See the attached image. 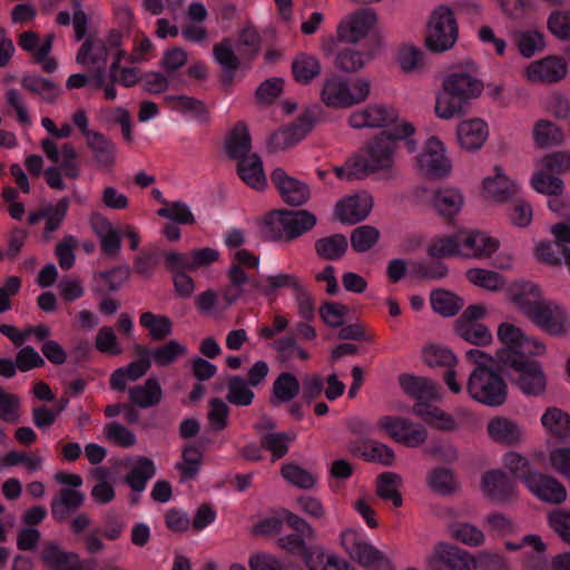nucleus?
I'll return each mask as SVG.
<instances>
[{"mask_svg": "<svg viewBox=\"0 0 570 570\" xmlns=\"http://www.w3.org/2000/svg\"><path fill=\"white\" fill-rule=\"evenodd\" d=\"M458 140L466 150H478L482 147L489 136V128L485 121L480 118L464 120L456 129Z\"/></svg>", "mask_w": 570, "mask_h": 570, "instance_id": "obj_22", "label": "nucleus"}, {"mask_svg": "<svg viewBox=\"0 0 570 570\" xmlns=\"http://www.w3.org/2000/svg\"><path fill=\"white\" fill-rule=\"evenodd\" d=\"M87 145L92 150L100 168H110L115 161V147L102 134L95 132L87 138Z\"/></svg>", "mask_w": 570, "mask_h": 570, "instance_id": "obj_36", "label": "nucleus"}, {"mask_svg": "<svg viewBox=\"0 0 570 570\" xmlns=\"http://www.w3.org/2000/svg\"><path fill=\"white\" fill-rule=\"evenodd\" d=\"M498 371L485 364H479L470 374L466 382L469 395L488 406H500L507 401L508 386Z\"/></svg>", "mask_w": 570, "mask_h": 570, "instance_id": "obj_4", "label": "nucleus"}, {"mask_svg": "<svg viewBox=\"0 0 570 570\" xmlns=\"http://www.w3.org/2000/svg\"><path fill=\"white\" fill-rule=\"evenodd\" d=\"M488 433L492 440L508 446H514L521 441L519 425L502 416H497L488 423Z\"/></svg>", "mask_w": 570, "mask_h": 570, "instance_id": "obj_26", "label": "nucleus"}, {"mask_svg": "<svg viewBox=\"0 0 570 570\" xmlns=\"http://www.w3.org/2000/svg\"><path fill=\"white\" fill-rule=\"evenodd\" d=\"M320 316L323 322L333 328H338L344 324V317L348 313L347 306L335 302H325L320 307Z\"/></svg>", "mask_w": 570, "mask_h": 570, "instance_id": "obj_61", "label": "nucleus"}, {"mask_svg": "<svg viewBox=\"0 0 570 570\" xmlns=\"http://www.w3.org/2000/svg\"><path fill=\"white\" fill-rule=\"evenodd\" d=\"M432 202L438 213L449 222L459 213L463 205L461 194L454 189L436 190Z\"/></svg>", "mask_w": 570, "mask_h": 570, "instance_id": "obj_33", "label": "nucleus"}, {"mask_svg": "<svg viewBox=\"0 0 570 570\" xmlns=\"http://www.w3.org/2000/svg\"><path fill=\"white\" fill-rule=\"evenodd\" d=\"M542 425L557 436L570 434V415L558 407H549L541 417Z\"/></svg>", "mask_w": 570, "mask_h": 570, "instance_id": "obj_44", "label": "nucleus"}, {"mask_svg": "<svg viewBox=\"0 0 570 570\" xmlns=\"http://www.w3.org/2000/svg\"><path fill=\"white\" fill-rule=\"evenodd\" d=\"M140 324L149 330V335L155 341H161L171 333V322L167 316H156L151 312L140 315Z\"/></svg>", "mask_w": 570, "mask_h": 570, "instance_id": "obj_48", "label": "nucleus"}, {"mask_svg": "<svg viewBox=\"0 0 570 570\" xmlns=\"http://www.w3.org/2000/svg\"><path fill=\"white\" fill-rule=\"evenodd\" d=\"M376 20V13L372 9H360L350 17L347 22L338 26L337 38L346 43H356L368 35Z\"/></svg>", "mask_w": 570, "mask_h": 570, "instance_id": "obj_14", "label": "nucleus"}, {"mask_svg": "<svg viewBox=\"0 0 570 570\" xmlns=\"http://www.w3.org/2000/svg\"><path fill=\"white\" fill-rule=\"evenodd\" d=\"M533 139L538 147L548 148L562 144L564 136L559 126L549 120L541 119L534 125Z\"/></svg>", "mask_w": 570, "mask_h": 570, "instance_id": "obj_38", "label": "nucleus"}, {"mask_svg": "<svg viewBox=\"0 0 570 570\" xmlns=\"http://www.w3.org/2000/svg\"><path fill=\"white\" fill-rule=\"evenodd\" d=\"M100 223L101 228L97 233L100 236L101 249L106 255L116 256L121 246L120 236L107 219L101 218Z\"/></svg>", "mask_w": 570, "mask_h": 570, "instance_id": "obj_59", "label": "nucleus"}, {"mask_svg": "<svg viewBox=\"0 0 570 570\" xmlns=\"http://www.w3.org/2000/svg\"><path fill=\"white\" fill-rule=\"evenodd\" d=\"M462 244L472 249L474 256H490L499 247L498 240L482 233H472L463 239Z\"/></svg>", "mask_w": 570, "mask_h": 570, "instance_id": "obj_57", "label": "nucleus"}, {"mask_svg": "<svg viewBox=\"0 0 570 570\" xmlns=\"http://www.w3.org/2000/svg\"><path fill=\"white\" fill-rule=\"evenodd\" d=\"M379 238L380 232L377 228L363 225L351 233V245L355 252L364 253L374 247Z\"/></svg>", "mask_w": 570, "mask_h": 570, "instance_id": "obj_49", "label": "nucleus"}, {"mask_svg": "<svg viewBox=\"0 0 570 570\" xmlns=\"http://www.w3.org/2000/svg\"><path fill=\"white\" fill-rule=\"evenodd\" d=\"M498 336L504 344L500 348L495 358L499 363V356L502 352H508L513 356H531L544 353L546 346L537 340L527 337L523 332L511 323H502L498 328Z\"/></svg>", "mask_w": 570, "mask_h": 570, "instance_id": "obj_9", "label": "nucleus"}, {"mask_svg": "<svg viewBox=\"0 0 570 570\" xmlns=\"http://www.w3.org/2000/svg\"><path fill=\"white\" fill-rule=\"evenodd\" d=\"M252 149L250 136L247 126L238 122L226 140V151L232 159H243L249 156Z\"/></svg>", "mask_w": 570, "mask_h": 570, "instance_id": "obj_32", "label": "nucleus"}, {"mask_svg": "<svg viewBox=\"0 0 570 570\" xmlns=\"http://www.w3.org/2000/svg\"><path fill=\"white\" fill-rule=\"evenodd\" d=\"M466 276L471 283L488 291H498L503 287V277L493 271L472 268L469 269Z\"/></svg>", "mask_w": 570, "mask_h": 570, "instance_id": "obj_53", "label": "nucleus"}, {"mask_svg": "<svg viewBox=\"0 0 570 570\" xmlns=\"http://www.w3.org/2000/svg\"><path fill=\"white\" fill-rule=\"evenodd\" d=\"M481 482L487 495L497 502H508L514 495L515 483L503 470L497 469L485 472Z\"/></svg>", "mask_w": 570, "mask_h": 570, "instance_id": "obj_21", "label": "nucleus"}, {"mask_svg": "<svg viewBox=\"0 0 570 570\" xmlns=\"http://www.w3.org/2000/svg\"><path fill=\"white\" fill-rule=\"evenodd\" d=\"M435 556L451 570H475L474 556L458 546L441 542L435 548Z\"/></svg>", "mask_w": 570, "mask_h": 570, "instance_id": "obj_23", "label": "nucleus"}, {"mask_svg": "<svg viewBox=\"0 0 570 570\" xmlns=\"http://www.w3.org/2000/svg\"><path fill=\"white\" fill-rule=\"evenodd\" d=\"M271 219L276 218L278 225L283 230L274 232L272 239H284L286 242L293 240L304 233L311 230L316 225V216L308 210H288L276 209L272 210L268 215Z\"/></svg>", "mask_w": 570, "mask_h": 570, "instance_id": "obj_6", "label": "nucleus"}, {"mask_svg": "<svg viewBox=\"0 0 570 570\" xmlns=\"http://www.w3.org/2000/svg\"><path fill=\"white\" fill-rule=\"evenodd\" d=\"M321 100L331 108L352 107V91L348 80L335 73L326 77L321 89Z\"/></svg>", "mask_w": 570, "mask_h": 570, "instance_id": "obj_16", "label": "nucleus"}, {"mask_svg": "<svg viewBox=\"0 0 570 570\" xmlns=\"http://www.w3.org/2000/svg\"><path fill=\"white\" fill-rule=\"evenodd\" d=\"M156 473V468L153 461L146 456H140L137 464L126 475L125 482L136 492H141L149 479Z\"/></svg>", "mask_w": 570, "mask_h": 570, "instance_id": "obj_40", "label": "nucleus"}, {"mask_svg": "<svg viewBox=\"0 0 570 570\" xmlns=\"http://www.w3.org/2000/svg\"><path fill=\"white\" fill-rule=\"evenodd\" d=\"M379 426L393 440L406 446H419L428 439V432L423 426L414 425L405 417L386 415L380 419Z\"/></svg>", "mask_w": 570, "mask_h": 570, "instance_id": "obj_10", "label": "nucleus"}, {"mask_svg": "<svg viewBox=\"0 0 570 570\" xmlns=\"http://www.w3.org/2000/svg\"><path fill=\"white\" fill-rule=\"evenodd\" d=\"M458 35L453 11L446 6H439L426 24L425 47L436 53L446 51L455 45Z\"/></svg>", "mask_w": 570, "mask_h": 570, "instance_id": "obj_5", "label": "nucleus"}, {"mask_svg": "<svg viewBox=\"0 0 570 570\" xmlns=\"http://www.w3.org/2000/svg\"><path fill=\"white\" fill-rule=\"evenodd\" d=\"M271 179L287 205L298 207L308 200L311 195L308 186L288 176L282 168H276L272 173Z\"/></svg>", "mask_w": 570, "mask_h": 570, "instance_id": "obj_15", "label": "nucleus"}, {"mask_svg": "<svg viewBox=\"0 0 570 570\" xmlns=\"http://www.w3.org/2000/svg\"><path fill=\"white\" fill-rule=\"evenodd\" d=\"M21 85L33 94L42 95L43 99L49 102H53L58 96V89L55 82L46 78L26 76L22 78Z\"/></svg>", "mask_w": 570, "mask_h": 570, "instance_id": "obj_55", "label": "nucleus"}, {"mask_svg": "<svg viewBox=\"0 0 570 570\" xmlns=\"http://www.w3.org/2000/svg\"><path fill=\"white\" fill-rule=\"evenodd\" d=\"M483 188L487 196L495 202H503L514 194V185L501 173L484 179Z\"/></svg>", "mask_w": 570, "mask_h": 570, "instance_id": "obj_46", "label": "nucleus"}, {"mask_svg": "<svg viewBox=\"0 0 570 570\" xmlns=\"http://www.w3.org/2000/svg\"><path fill=\"white\" fill-rule=\"evenodd\" d=\"M292 71L296 81L308 83L321 73V63L315 57L302 53L293 60Z\"/></svg>", "mask_w": 570, "mask_h": 570, "instance_id": "obj_41", "label": "nucleus"}, {"mask_svg": "<svg viewBox=\"0 0 570 570\" xmlns=\"http://www.w3.org/2000/svg\"><path fill=\"white\" fill-rule=\"evenodd\" d=\"M567 71V63L562 57L549 56L532 62L527 69V75L531 81L552 83L563 79Z\"/></svg>", "mask_w": 570, "mask_h": 570, "instance_id": "obj_20", "label": "nucleus"}, {"mask_svg": "<svg viewBox=\"0 0 570 570\" xmlns=\"http://www.w3.org/2000/svg\"><path fill=\"white\" fill-rule=\"evenodd\" d=\"M371 59V52H362L346 48L336 53L334 66L341 72L355 73L362 70Z\"/></svg>", "mask_w": 570, "mask_h": 570, "instance_id": "obj_34", "label": "nucleus"}, {"mask_svg": "<svg viewBox=\"0 0 570 570\" xmlns=\"http://www.w3.org/2000/svg\"><path fill=\"white\" fill-rule=\"evenodd\" d=\"M514 42L524 58H530L538 49L544 47L543 36L538 31H517L513 33Z\"/></svg>", "mask_w": 570, "mask_h": 570, "instance_id": "obj_51", "label": "nucleus"}, {"mask_svg": "<svg viewBox=\"0 0 570 570\" xmlns=\"http://www.w3.org/2000/svg\"><path fill=\"white\" fill-rule=\"evenodd\" d=\"M248 386L250 385L242 376H230L226 400L237 406H248L254 399V392Z\"/></svg>", "mask_w": 570, "mask_h": 570, "instance_id": "obj_43", "label": "nucleus"}, {"mask_svg": "<svg viewBox=\"0 0 570 570\" xmlns=\"http://www.w3.org/2000/svg\"><path fill=\"white\" fill-rule=\"evenodd\" d=\"M399 383L407 395L419 401L436 397L435 384L425 377L402 374L399 376Z\"/></svg>", "mask_w": 570, "mask_h": 570, "instance_id": "obj_31", "label": "nucleus"}, {"mask_svg": "<svg viewBox=\"0 0 570 570\" xmlns=\"http://www.w3.org/2000/svg\"><path fill=\"white\" fill-rule=\"evenodd\" d=\"M299 382L289 372L281 373L273 384V405L292 401L299 393Z\"/></svg>", "mask_w": 570, "mask_h": 570, "instance_id": "obj_35", "label": "nucleus"}, {"mask_svg": "<svg viewBox=\"0 0 570 570\" xmlns=\"http://www.w3.org/2000/svg\"><path fill=\"white\" fill-rule=\"evenodd\" d=\"M412 412L438 430L454 431L458 429V424L452 415L429 403H415L412 407Z\"/></svg>", "mask_w": 570, "mask_h": 570, "instance_id": "obj_24", "label": "nucleus"}, {"mask_svg": "<svg viewBox=\"0 0 570 570\" xmlns=\"http://www.w3.org/2000/svg\"><path fill=\"white\" fill-rule=\"evenodd\" d=\"M411 274L419 279H439L448 275V267L442 262H414Z\"/></svg>", "mask_w": 570, "mask_h": 570, "instance_id": "obj_58", "label": "nucleus"}, {"mask_svg": "<svg viewBox=\"0 0 570 570\" xmlns=\"http://www.w3.org/2000/svg\"><path fill=\"white\" fill-rule=\"evenodd\" d=\"M450 532L455 540L469 547H480L485 541L483 532L471 523H454L450 527Z\"/></svg>", "mask_w": 570, "mask_h": 570, "instance_id": "obj_47", "label": "nucleus"}, {"mask_svg": "<svg viewBox=\"0 0 570 570\" xmlns=\"http://www.w3.org/2000/svg\"><path fill=\"white\" fill-rule=\"evenodd\" d=\"M128 396L131 403L141 409H148L161 402L163 390L157 379L148 377L144 384L130 387Z\"/></svg>", "mask_w": 570, "mask_h": 570, "instance_id": "obj_25", "label": "nucleus"}, {"mask_svg": "<svg viewBox=\"0 0 570 570\" xmlns=\"http://www.w3.org/2000/svg\"><path fill=\"white\" fill-rule=\"evenodd\" d=\"M169 101H176V108L183 112H190L195 118L203 122L209 120V110L205 102L188 96H168L166 98Z\"/></svg>", "mask_w": 570, "mask_h": 570, "instance_id": "obj_54", "label": "nucleus"}, {"mask_svg": "<svg viewBox=\"0 0 570 570\" xmlns=\"http://www.w3.org/2000/svg\"><path fill=\"white\" fill-rule=\"evenodd\" d=\"M150 360H136L125 367L117 368L110 376V386L116 391H125L127 381H137L150 368Z\"/></svg>", "mask_w": 570, "mask_h": 570, "instance_id": "obj_30", "label": "nucleus"}, {"mask_svg": "<svg viewBox=\"0 0 570 570\" xmlns=\"http://www.w3.org/2000/svg\"><path fill=\"white\" fill-rule=\"evenodd\" d=\"M68 207L69 200L67 197L61 198L55 206L52 204H45V210H48V216H45L46 227L43 232V238L46 240L50 238V234L52 232L60 227L67 215Z\"/></svg>", "mask_w": 570, "mask_h": 570, "instance_id": "obj_50", "label": "nucleus"}, {"mask_svg": "<svg viewBox=\"0 0 570 570\" xmlns=\"http://www.w3.org/2000/svg\"><path fill=\"white\" fill-rule=\"evenodd\" d=\"M483 82L468 72H453L444 77L442 90L436 96L435 114L441 119L464 116L471 101L480 97Z\"/></svg>", "mask_w": 570, "mask_h": 570, "instance_id": "obj_1", "label": "nucleus"}, {"mask_svg": "<svg viewBox=\"0 0 570 570\" xmlns=\"http://www.w3.org/2000/svg\"><path fill=\"white\" fill-rule=\"evenodd\" d=\"M528 318L543 332L552 336H566L570 331V318L564 308L544 299L531 311Z\"/></svg>", "mask_w": 570, "mask_h": 570, "instance_id": "obj_8", "label": "nucleus"}, {"mask_svg": "<svg viewBox=\"0 0 570 570\" xmlns=\"http://www.w3.org/2000/svg\"><path fill=\"white\" fill-rule=\"evenodd\" d=\"M509 299L528 317L539 303H542L541 289L528 281H518L507 288Z\"/></svg>", "mask_w": 570, "mask_h": 570, "instance_id": "obj_19", "label": "nucleus"}, {"mask_svg": "<svg viewBox=\"0 0 570 570\" xmlns=\"http://www.w3.org/2000/svg\"><path fill=\"white\" fill-rule=\"evenodd\" d=\"M108 49L102 40L88 38L80 47L77 61L82 65L106 66Z\"/></svg>", "mask_w": 570, "mask_h": 570, "instance_id": "obj_37", "label": "nucleus"}, {"mask_svg": "<svg viewBox=\"0 0 570 570\" xmlns=\"http://www.w3.org/2000/svg\"><path fill=\"white\" fill-rule=\"evenodd\" d=\"M237 171L240 178L250 187L263 189L266 185V177L263 170V163L257 154L239 159Z\"/></svg>", "mask_w": 570, "mask_h": 570, "instance_id": "obj_29", "label": "nucleus"}, {"mask_svg": "<svg viewBox=\"0 0 570 570\" xmlns=\"http://www.w3.org/2000/svg\"><path fill=\"white\" fill-rule=\"evenodd\" d=\"M371 207L370 199L351 196L337 203L336 216L342 223L356 224L370 214Z\"/></svg>", "mask_w": 570, "mask_h": 570, "instance_id": "obj_27", "label": "nucleus"}, {"mask_svg": "<svg viewBox=\"0 0 570 570\" xmlns=\"http://www.w3.org/2000/svg\"><path fill=\"white\" fill-rule=\"evenodd\" d=\"M503 464L513 478L523 480L525 484L527 478L537 473V471L531 469L530 461L514 451L504 454Z\"/></svg>", "mask_w": 570, "mask_h": 570, "instance_id": "obj_52", "label": "nucleus"}, {"mask_svg": "<svg viewBox=\"0 0 570 570\" xmlns=\"http://www.w3.org/2000/svg\"><path fill=\"white\" fill-rule=\"evenodd\" d=\"M203 454L198 448L194 445L185 446L183 451V462L177 468L181 472L184 479H194L198 473Z\"/></svg>", "mask_w": 570, "mask_h": 570, "instance_id": "obj_60", "label": "nucleus"}, {"mask_svg": "<svg viewBox=\"0 0 570 570\" xmlns=\"http://www.w3.org/2000/svg\"><path fill=\"white\" fill-rule=\"evenodd\" d=\"M83 500L85 497L80 491L62 488L59 495L51 502V514L57 521H63L83 504Z\"/></svg>", "mask_w": 570, "mask_h": 570, "instance_id": "obj_28", "label": "nucleus"}, {"mask_svg": "<svg viewBox=\"0 0 570 570\" xmlns=\"http://www.w3.org/2000/svg\"><path fill=\"white\" fill-rule=\"evenodd\" d=\"M549 524L553 531L570 544V511L558 509L549 514Z\"/></svg>", "mask_w": 570, "mask_h": 570, "instance_id": "obj_64", "label": "nucleus"}, {"mask_svg": "<svg viewBox=\"0 0 570 570\" xmlns=\"http://www.w3.org/2000/svg\"><path fill=\"white\" fill-rule=\"evenodd\" d=\"M419 164L426 175L435 178L446 176L451 169L443 145L435 137L428 140L424 153L419 157Z\"/></svg>", "mask_w": 570, "mask_h": 570, "instance_id": "obj_18", "label": "nucleus"}, {"mask_svg": "<svg viewBox=\"0 0 570 570\" xmlns=\"http://www.w3.org/2000/svg\"><path fill=\"white\" fill-rule=\"evenodd\" d=\"M347 239L342 234L323 237L315 242V250L317 255L327 261H336L341 258L347 250Z\"/></svg>", "mask_w": 570, "mask_h": 570, "instance_id": "obj_39", "label": "nucleus"}, {"mask_svg": "<svg viewBox=\"0 0 570 570\" xmlns=\"http://www.w3.org/2000/svg\"><path fill=\"white\" fill-rule=\"evenodd\" d=\"M527 487L540 500L548 503L560 504L567 498L566 488L561 482L538 471L534 475L527 478Z\"/></svg>", "mask_w": 570, "mask_h": 570, "instance_id": "obj_17", "label": "nucleus"}, {"mask_svg": "<svg viewBox=\"0 0 570 570\" xmlns=\"http://www.w3.org/2000/svg\"><path fill=\"white\" fill-rule=\"evenodd\" d=\"M40 559L52 570H95L96 568L95 560H80L77 553L65 552L53 542L43 546Z\"/></svg>", "mask_w": 570, "mask_h": 570, "instance_id": "obj_12", "label": "nucleus"}, {"mask_svg": "<svg viewBox=\"0 0 570 570\" xmlns=\"http://www.w3.org/2000/svg\"><path fill=\"white\" fill-rule=\"evenodd\" d=\"M415 128L410 122H403L393 130L379 132L365 147V157L358 158L352 165L348 178L366 176L368 174L390 169L393 166V155L396 149V141L406 139L414 132Z\"/></svg>", "mask_w": 570, "mask_h": 570, "instance_id": "obj_2", "label": "nucleus"}, {"mask_svg": "<svg viewBox=\"0 0 570 570\" xmlns=\"http://www.w3.org/2000/svg\"><path fill=\"white\" fill-rule=\"evenodd\" d=\"M342 546L350 557L361 566L374 570H391L390 560L374 546L363 541L356 531L343 532Z\"/></svg>", "mask_w": 570, "mask_h": 570, "instance_id": "obj_7", "label": "nucleus"}, {"mask_svg": "<svg viewBox=\"0 0 570 570\" xmlns=\"http://www.w3.org/2000/svg\"><path fill=\"white\" fill-rule=\"evenodd\" d=\"M455 332L464 341L474 345H485L492 337L488 327L478 322L458 323Z\"/></svg>", "mask_w": 570, "mask_h": 570, "instance_id": "obj_45", "label": "nucleus"}, {"mask_svg": "<svg viewBox=\"0 0 570 570\" xmlns=\"http://www.w3.org/2000/svg\"><path fill=\"white\" fill-rule=\"evenodd\" d=\"M400 481V476L393 472H384L377 476L376 494L383 500H391L395 507L402 505L401 493L392 485Z\"/></svg>", "mask_w": 570, "mask_h": 570, "instance_id": "obj_56", "label": "nucleus"}, {"mask_svg": "<svg viewBox=\"0 0 570 570\" xmlns=\"http://www.w3.org/2000/svg\"><path fill=\"white\" fill-rule=\"evenodd\" d=\"M289 441H292V438H289L286 433L274 432L263 435L261 439V445L262 448L269 451L275 460H278L287 453V443Z\"/></svg>", "mask_w": 570, "mask_h": 570, "instance_id": "obj_62", "label": "nucleus"}, {"mask_svg": "<svg viewBox=\"0 0 570 570\" xmlns=\"http://www.w3.org/2000/svg\"><path fill=\"white\" fill-rule=\"evenodd\" d=\"M552 35L561 40H570V11H554L548 20Z\"/></svg>", "mask_w": 570, "mask_h": 570, "instance_id": "obj_63", "label": "nucleus"}, {"mask_svg": "<svg viewBox=\"0 0 570 570\" xmlns=\"http://www.w3.org/2000/svg\"><path fill=\"white\" fill-rule=\"evenodd\" d=\"M316 117L311 109L304 110L296 121L272 134L268 149L274 153L284 150L303 139L314 127Z\"/></svg>", "mask_w": 570, "mask_h": 570, "instance_id": "obj_11", "label": "nucleus"}, {"mask_svg": "<svg viewBox=\"0 0 570 570\" xmlns=\"http://www.w3.org/2000/svg\"><path fill=\"white\" fill-rule=\"evenodd\" d=\"M399 112L393 107L371 105L351 114L348 122L353 128H382L395 124Z\"/></svg>", "mask_w": 570, "mask_h": 570, "instance_id": "obj_13", "label": "nucleus"}, {"mask_svg": "<svg viewBox=\"0 0 570 570\" xmlns=\"http://www.w3.org/2000/svg\"><path fill=\"white\" fill-rule=\"evenodd\" d=\"M431 304L434 311L443 316L455 315L464 305L461 297L444 289L432 292Z\"/></svg>", "mask_w": 570, "mask_h": 570, "instance_id": "obj_42", "label": "nucleus"}, {"mask_svg": "<svg viewBox=\"0 0 570 570\" xmlns=\"http://www.w3.org/2000/svg\"><path fill=\"white\" fill-rule=\"evenodd\" d=\"M501 371L507 372L509 380L519 387V390L529 396H540L547 389V375L537 361L529 360V356H513L508 352H502L499 356Z\"/></svg>", "mask_w": 570, "mask_h": 570, "instance_id": "obj_3", "label": "nucleus"}]
</instances>
